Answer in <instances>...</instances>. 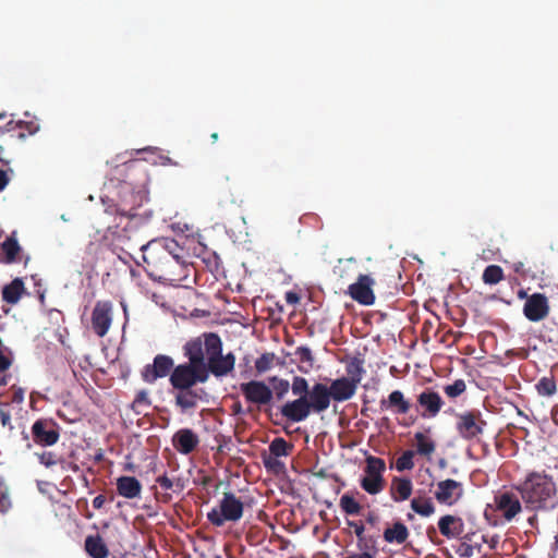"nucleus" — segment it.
Segmentation results:
<instances>
[{"label":"nucleus","mask_w":558,"mask_h":558,"mask_svg":"<svg viewBox=\"0 0 558 558\" xmlns=\"http://www.w3.org/2000/svg\"><path fill=\"white\" fill-rule=\"evenodd\" d=\"M11 401L13 403H22L24 401V390L22 388H14Z\"/></svg>","instance_id":"54"},{"label":"nucleus","mask_w":558,"mask_h":558,"mask_svg":"<svg viewBox=\"0 0 558 558\" xmlns=\"http://www.w3.org/2000/svg\"><path fill=\"white\" fill-rule=\"evenodd\" d=\"M504 278H505L504 270L498 265L487 266L484 269L483 275H482V279H483L484 283H486V284H497L501 280H504Z\"/></svg>","instance_id":"34"},{"label":"nucleus","mask_w":558,"mask_h":558,"mask_svg":"<svg viewBox=\"0 0 558 558\" xmlns=\"http://www.w3.org/2000/svg\"><path fill=\"white\" fill-rule=\"evenodd\" d=\"M32 436L39 446H53L60 437L59 426L52 418H39L32 426Z\"/></svg>","instance_id":"9"},{"label":"nucleus","mask_w":558,"mask_h":558,"mask_svg":"<svg viewBox=\"0 0 558 558\" xmlns=\"http://www.w3.org/2000/svg\"><path fill=\"white\" fill-rule=\"evenodd\" d=\"M8 408H9L8 402L0 401V421H1V425L3 427L9 426L10 428H12L11 414H10V411L8 410Z\"/></svg>","instance_id":"45"},{"label":"nucleus","mask_w":558,"mask_h":558,"mask_svg":"<svg viewBox=\"0 0 558 558\" xmlns=\"http://www.w3.org/2000/svg\"><path fill=\"white\" fill-rule=\"evenodd\" d=\"M496 509L501 512L507 521L514 519L521 511L522 505L519 498L511 492H504L495 496Z\"/></svg>","instance_id":"17"},{"label":"nucleus","mask_w":558,"mask_h":558,"mask_svg":"<svg viewBox=\"0 0 558 558\" xmlns=\"http://www.w3.org/2000/svg\"><path fill=\"white\" fill-rule=\"evenodd\" d=\"M24 291L25 287L23 280L15 278L2 288V300L9 304H16Z\"/></svg>","instance_id":"29"},{"label":"nucleus","mask_w":558,"mask_h":558,"mask_svg":"<svg viewBox=\"0 0 558 558\" xmlns=\"http://www.w3.org/2000/svg\"><path fill=\"white\" fill-rule=\"evenodd\" d=\"M365 461V476L361 480L360 485L369 495H377L385 487L383 477L386 470L385 461L374 456H368Z\"/></svg>","instance_id":"6"},{"label":"nucleus","mask_w":558,"mask_h":558,"mask_svg":"<svg viewBox=\"0 0 558 558\" xmlns=\"http://www.w3.org/2000/svg\"><path fill=\"white\" fill-rule=\"evenodd\" d=\"M413 485L408 477H393L390 484V497L393 501L400 502L410 498Z\"/></svg>","instance_id":"24"},{"label":"nucleus","mask_w":558,"mask_h":558,"mask_svg":"<svg viewBox=\"0 0 558 558\" xmlns=\"http://www.w3.org/2000/svg\"><path fill=\"white\" fill-rule=\"evenodd\" d=\"M513 270L519 275H525L524 265L522 262L514 263Z\"/></svg>","instance_id":"58"},{"label":"nucleus","mask_w":558,"mask_h":558,"mask_svg":"<svg viewBox=\"0 0 558 558\" xmlns=\"http://www.w3.org/2000/svg\"><path fill=\"white\" fill-rule=\"evenodd\" d=\"M117 493L126 499L140 498L143 486L134 476H120L116 482Z\"/></svg>","instance_id":"21"},{"label":"nucleus","mask_w":558,"mask_h":558,"mask_svg":"<svg viewBox=\"0 0 558 558\" xmlns=\"http://www.w3.org/2000/svg\"><path fill=\"white\" fill-rule=\"evenodd\" d=\"M105 502H106V497L104 495H98L93 499V507L95 509H100V508H102Z\"/></svg>","instance_id":"55"},{"label":"nucleus","mask_w":558,"mask_h":558,"mask_svg":"<svg viewBox=\"0 0 558 558\" xmlns=\"http://www.w3.org/2000/svg\"><path fill=\"white\" fill-rule=\"evenodd\" d=\"M444 405L445 401L441 396L432 387L424 388L416 396L415 410L422 418L429 420L436 417Z\"/></svg>","instance_id":"7"},{"label":"nucleus","mask_w":558,"mask_h":558,"mask_svg":"<svg viewBox=\"0 0 558 558\" xmlns=\"http://www.w3.org/2000/svg\"><path fill=\"white\" fill-rule=\"evenodd\" d=\"M134 403L149 405L148 393L145 390L138 391L135 396Z\"/></svg>","instance_id":"52"},{"label":"nucleus","mask_w":558,"mask_h":558,"mask_svg":"<svg viewBox=\"0 0 558 558\" xmlns=\"http://www.w3.org/2000/svg\"><path fill=\"white\" fill-rule=\"evenodd\" d=\"M264 465L267 470L274 471L275 473H279L284 468V464L278 458L272 456L264 458Z\"/></svg>","instance_id":"44"},{"label":"nucleus","mask_w":558,"mask_h":558,"mask_svg":"<svg viewBox=\"0 0 558 558\" xmlns=\"http://www.w3.org/2000/svg\"><path fill=\"white\" fill-rule=\"evenodd\" d=\"M274 353H264L255 361V368L258 374H264L272 367Z\"/></svg>","instance_id":"40"},{"label":"nucleus","mask_w":558,"mask_h":558,"mask_svg":"<svg viewBox=\"0 0 558 558\" xmlns=\"http://www.w3.org/2000/svg\"><path fill=\"white\" fill-rule=\"evenodd\" d=\"M315 476L319 477V478H326L327 474H326L325 470H319V471L315 472Z\"/></svg>","instance_id":"62"},{"label":"nucleus","mask_w":558,"mask_h":558,"mask_svg":"<svg viewBox=\"0 0 558 558\" xmlns=\"http://www.w3.org/2000/svg\"><path fill=\"white\" fill-rule=\"evenodd\" d=\"M175 368L173 359L166 354H157L151 364L142 369V379L147 384H154L159 378L170 377Z\"/></svg>","instance_id":"8"},{"label":"nucleus","mask_w":558,"mask_h":558,"mask_svg":"<svg viewBox=\"0 0 558 558\" xmlns=\"http://www.w3.org/2000/svg\"><path fill=\"white\" fill-rule=\"evenodd\" d=\"M539 396L551 397L557 391V385L554 376H544L535 385Z\"/></svg>","instance_id":"32"},{"label":"nucleus","mask_w":558,"mask_h":558,"mask_svg":"<svg viewBox=\"0 0 558 558\" xmlns=\"http://www.w3.org/2000/svg\"><path fill=\"white\" fill-rule=\"evenodd\" d=\"M482 543L487 544L490 549H496L499 543V536L496 534L492 536L482 535Z\"/></svg>","instance_id":"50"},{"label":"nucleus","mask_w":558,"mask_h":558,"mask_svg":"<svg viewBox=\"0 0 558 558\" xmlns=\"http://www.w3.org/2000/svg\"><path fill=\"white\" fill-rule=\"evenodd\" d=\"M550 418L553 423L558 426V403H555L550 409Z\"/></svg>","instance_id":"56"},{"label":"nucleus","mask_w":558,"mask_h":558,"mask_svg":"<svg viewBox=\"0 0 558 558\" xmlns=\"http://www.w3.org/2000/svg\"><path fill=\"white\" fill-rule=\"evenodd\" d=\"M12 504L9 498L8 487L2 480H0V512L5 513L10 510Z\"/></svg>","instance_id":"42"},{"label":"nucleus","mask_w":558,"mask_h":558,"mask_svg":"<svg viewBox=\"0 0 558 558\" xmlns=\"http://www.w3.org/2000/svg\"><path fill=\"white\" fill-rule=\"evenodd\" d=\"M179 482L180 480L171 478L167 473H163L156 478V483L165 490H174V486H178Z\"/></svg>","instance_id":"43"},{"label":"nucleus","mask_w":558,"mask_h":558,"mask_svg":"<svg viewBox=\"0 0 558 558\" xmlns=\"http://www.w3.org/2000/svg\"><path fill=\"white\" fill-rule=\"evenodd\" d=\"M290 387H291L292 393L294 396H298L299 398H302V396L307 397V395L311 390L307 380L301 376H294Z\"/></svg>","instance_id":"39"},{"label":"nucleus","mask_w":558,"mask_h":558,"mask_svg":"<svg viewBox=\"0 0 558 558\" xmlns=\"http://www.w3.org/2000/svg\"><path fill=\"white\" fill-rule=\"evenodd\" d=\"M328 388L331 399L336 402L350 400L357 390V386L345 376L332 380Z\"/></svg>","instance_id":"20"},{"label":"nucleus","mask_w":558,"mask_h":558,"mask_svg":"<svg viewBox=\"0 0 558 558\" xmlns=\"http://www.w3.org/2000/svg\"><path fill=\"white\" fill-rule=\"evenodd\" d=\"M487 422L478 409H472L456 414V432L468 442L480 441L485 432Z\"/></svg>","instance_id":"4"},{"label":"nucleus","mask_w":558,"mask_h":558,"mask_svg":"<svg viewBox=\"0 0 558 558\" xmlns=\"http://www.w3.org/2000/svg\"><path fill=\"white\" fill-rule=\"evenodd\" d=\"M135 245L143 253L145 271L157 281H178L183 270V264L177 255L170 251V245L166 240H153L145 242L141 240Z\"/></svg>","instance_id":"3"},{"label":"nucleus","mask_w":558,"mask_h":558,"mask_svg":"<svg viewBox=\"0 0 558 558\" xmlns=\"http://www.w3.org/2000/svg\"><path fill=\"white\" fill-rule=\"evenodd\" d=\"M363 365H364V361L362 359L353 357L347 364V367H345V371L348 374L347 378H349L351 381H353V384H355L356 386H359V384L361 383L363 375L365 373Z\"/></svg>","instance_id":"31"},{"label":"nucleus","mask_w":558,"mask_h":558,"mask_svg":"<svg viewBox=\"0 0 558 558\" xmlns=\"http://www.w3.org/2000/svg\"><path fill=\"white\" fill-rule=\"evenodd\" d=\"M8 384V376L4 375L0 378V387L5 386Z\"/></svg>","instance_id":"63"},{"label":"nucleus","mask_w":558,"mask_h":558,"mask_svg":"<svg viewBox=\"0 0 558 558\" xmlns=\"http://www.w3.org/2000/svg\"><path fill=\"white\" fill-rule=\"evenodd\" d=\"M40 463L49 468L57 464L56 454L52 452H45L39 457Z\"/></svg>","instance_id":"49"},{"label":"nucleus","mask_w":558,"mask_h":558,"mask_svg":"<svg viewBox=\"0 0 558 558\" xmlns=\"http://www.w3.org/2000/svg\"><path fill=\"white\" fill-rule=\"evenodd\" d=\"M291 446L281 437L275 438L269 445V456L279 458L289 454Z\"/></svg>","instance_id":"36"},{"label":"nucleus","mask_w":558,"mask_h":558,"mask_svg":"<svg viewBox=\"0 0 558 558\" xmlns=\"http://www.w3.org/2000/svg\"><path fill=\"white\" fill-rule=\"evenodd\" d=\"M550 306L545 294L536 292L527 298L523 305V314L530 322L537 323L549 315Z\"/></svg>","instance_id":"12"},{"label":"nucleus","mask_w":558,"mask_h":558,"mask_svg":"<svg viewBox=\"0 0 558 558\" xmlns=\"http://www.w3.org/2000/svg\"><path fill=\"white\" fill-rule=\"evenodd\" d=\"M244 505L233 493H223L217 508L207 513L208 521L215 526H222L227 521L236 522L243 515Z\"/></svg>","instance_id":"5"},{"label":"nucleus","mask_w":558,"mask_h":558,"mask_svg":"<svg viewBox=\"0 0 558 558\" xmlns=\"http://www.w3.org/2000/svg\"><path fill=\"white\" fill-rule=\"evenodd\" d=\"M0 250L2 254L0 255V263L2 264H13L17 262V256L22 251L17 240L14 235L8 236L1 244Z\"/></svg>","instance_id":"26"},{"label":"nucleus","mask_w":558,"mask_h":558,"mask_svg":"<svg viewBox=\"0 0 558 558\" xmlns=\"http://www.w3.org/2000/svg\"><path fill=\"white\" fill-rule=\"evenodd\" d=\"M5 118H7V114L4 112H0V121L4 120ZM13 124H14V121L10 120L5 123V125L3 128L0 126V135L14 131Z\"/></svg>","instance_id":"53"},{"label":"nucleus","mask_w":558,"mask_h":558,"mask_svg":"<svg viewBox=\"0 0 558 558\" xmlns=\"http://www.w3.org/2000/svg\"><path fill=\"white\" fill-rule=\"evenodd\" d=\"M463 521L461 518L446 514L438 521V529L442 536L447 538H457L463 532Z\"/></svg>","instance_id":"22"},{"label":"nucleus","mask_w":558,"mask_h":558,"mask_svg":"<svg viewBox=\"0 0 558 558\" xmlns=\"http://www.w3.org/2000/svg\"><path fill=\"white\" fill-rule=\"evenodd\" d=\"M472 547H473V551L475 553H481L482 551V541L481 542H475L472 544Z\"/></svg>","instance_id":"60"},{"label":"nucleus","mask_w":558,"mask_h":558,"mask_svg":"<svg viewBox=\"0 0 558 558\" xmlns=\"http://www.w3.org/2000/svg\"><path fill=\"white\" fill-rule=\"evenodd\" d=\"M374 284L375 280L369 275H359L356 281L349 284L347 293L359 304L369 306L376 300Z\"/></svg>","instance_id":"10"},{"label":"nucleus","mask_w":558,"mask_h":558,"mask_svg":"<svg viewBox=\"0 0 558 558\" xmlns=\"http://www.w3.org/2000/svg\"><path fill=\"white\" fill-rule=\"evenodd\" d=\"M457 553L460 557L471 558L474 555L472 543L463 542L459 546Z\"/></svg>","instance_id":"48"},{"label":"nucleus","mask_w":558,"mask_h":558,"mask_svg":"<svg viewBox=\"0 0 558 558\" xmlns=\"http://www.w3.org/2000/svg\"><path fill=\"white\" fill-rule=\"evenodd\" d=\"M84 548L92 558H107L109 549L100 535H88L85 538Z\"/></svg>","instance_id":"27"},{"label":"nucleus","mask_w":558,"mask_h":558,"mask_svg":"<svg viewBox=\"0 0 558 558\" xmlns=\"http://www.w3.org/2000/svg\"><path fill=\"white\" fill-rule=\"evenodd\" d=\"M348 524L352 527H354V533L357 536L359 541L362 542L364 539V531L365 527L362 523H355L352 521H349Z\"/></svg>","instance_id":"51"},{"label":"nucleus","mask_w":558,"mask_h":558,"mask_svg":"<svg viewBox=\"0 0 558 558\" xmlns=\"http://www.w3.org/2000/svg\"><path fill=\"white\" fill-rule=\"evenodd\" d=\"M379 407L381 411L390 410L395 414L404 415L412 405L401 390H393L379 401Z\"/></svg>","instance_id":"18"},{"label":"nucleus","mask_w":558,"mask_h":558,"mask_svg":"<svg viewBox=\"0 0 558 558\" xmlns=\"http://www.w3.org/2000/svg\"><path fill=\"white\" fill-rule=\"evenodd\" d=\"M112 304L109 301H98L92 313V326L95 333L102 338L107 335L112 317Z\"/></svg>","instance_id":"14"},{"label":"nucleus","mask_w":558,"mask_h":558,"mask_svg":"<svg viewBox=\"0 0 558 558\" xmlns=\"http://www.w3.org/2000/svg\"><path fill=\"white\" fill-rule=\"evenodd\" d=\"M331 396L327 385L323 383H316L311 387L307 395V403L312 413L325 412L331 402Z\"/></svg>","instance_id":"16"},{"label":"nucleus","mask_w":558,"mask_h":558,"mask_svg":"<svg viewBox=\"0 0 558 558\" xmlns=\"http://www.w3.org/2000/svg\"><path fill=\"white\" fill-rule=\"evenodd\" d=\"M411 509L418 515L428 518L436 511L435 505L425 492L416 490L414 498L411 500Z\"/></svg>","instance_id":"25"},{"label":"nucleus","mask_w":558,"mask_h":558,"mask_svg":"<svg viewBox=\"0 0 558 558\" xmlns=\"http://www.w3.org/2000/svg\"><path fill=\"white\" fill-rule=\"evenodd\" d=\"M466 390V384L463 379H456L452 384L444 386L445 395L450 399H456Z\"/></svg>","instance_id":"37"},{"label":"nucleus","mask_w":558,"mask_h":558,"mask_svg":"<svg viewBox=\"0 0 558 558\" xmlns=\"http://www.w3.org/2000/svg\"><path fill=\"white\" fill-rule=\"evenodd\" d=\"M298 300H299V299H298V296H296L294 293H288V294H287V301H288L289 303L296 302Z\"/></svg>","instance_id":"61"},{"label":"nucleus","mask_w":558,"mask_h":558,"mask_svg":"<svg viewBox=\"0 0 558 558\" xmlns=\"http://www.w3.org/2000/svg\"><path fill=\"white\" fill-rule=\"evenodd\" d=\"M414 439L416 446V450L414 452L430 460L436 450L435 441L421 432L415 433Z\"/></svg>","instance_id":"30"},{"label":"nucleus","mask_w":558,"mask_h":558,"mask_svg":"<svg viewBox=\"0 0 558 558\" xmlns=\"http://www.w3.org/2000/svg\"><path fill=\"white\" fill-rule=\"evenodd\" d=\"M409 530L407 525L400 521L392 524L391 527H387L384 531L383 537L389 544H403L409 537Z\"/></svg>","instance_id":"28"},{"label":"nucleus","mask_w":558,"mask_h":558,"mask_svg":"<svg viewBox=\"0 0 558 558\" xmlns=\"http://www.w3.org/2000/svg\"><path fill=\"white\" fill-rule=\"evenodd\" d=\"M199 444V438L191 428H181L172 437L173 447L182 454H190Z\"/></svg>","instance_id":"19"},{"label":"nucleus","mask_w":558,"mask_h":558,"mask_svg":"<svg viewBox=\"0 0 558 558\" xmlns=\"http://www.w3.org/2000/svg\"><path fill=\"white\" fill-rule=\"evenodd\" d=\"M280 413L284 418H287V421L291 423L305 421L312 413L307 403V397L302 396V398H296L292 401L286 402L280 408Z\"/></svg>","instance_id":"15"},{"label":"nucleus","mask_w":558,"mask_h":558,"mask_svg":"<svg viewBox=\"0 0 558 558\" xmlns=\"http://www.w3.org/2000/svg\"><path fill=\"white\" fill-rule=\"evenodd\" d=\"M269 381L274 386L275 393L278 399H282L290 389V383L287 379L278 378V377H271L269 378Z\"/></svg>","instance_id":"41"},{"label":"nucleus","mask_w":558,"mask_h":558,"mask_svg":"<svg viewBox=\"0 0 558 558\" xmlns=\"http://www.w3.org/2000/svg\"><path fill=\"white\" fill-rule=\"evenodd\" d=\"M415 452L413 450H405L396 461V469L399 472L410 471L414 468V458Z\"/></svg>","instance_id":"38"},{"label":"nucleus","mask_w":558,"mask_h":558,"mask_svg":"<svg viewBox=\"0 0 558 558\" xmlns=\"http://www.w3.org/2000/svg\"><path fill=\"white\" fill-rule=\"evenodd\" d=\"M526 510L548 512L558 507V487L545 471H530L515 486Z\"/></svg>","instance_id":"2"},{"label":"nucleus","mask_w":558,"mask_h":558,"mask_svg":"<svg viewBox=\"0 0 558 558\" xmlns=\"http://www.w3.org/2000/svg\"><path fill=\"white\" fill-rule=\"evenodd\" d=\"M9 183V178L7 175V172L3 170H0V192L7 186Z\"/></svg>","instance_id":"57"},{"label":"nucleus","mask_w":558,"mask_h":558,"mask_svg":"<svg viewBox=\"0 0 558 558\" xmlns=\"http://www.w3.org/2000/svg\"><path fill=\"white\" fill-rule=\"evenodd\" d=\"M5 347L0 339V373L8 371L12 365V360L4 354Z\"/></svg>","instance_id":"47"},{"label":"nucleus","mask_w":558,"mask_h":558,"mask_svg":"<svg viewBox=\"0 0 558 558\" xmlns=\"http://www.w3.org/2000/svg\"><path fill=\"white\" fill-rule=\"evenodd\" d=\"M240 390L247 402L258 405L268 404L274 396L272 390L264 381L259 380L242 383Z\"/></svg>","instance_id":"11"},{"label":"nucleus","mask_w":558,"mask_h":558,"mask_svg":"<svg viewBox=\"0 0 558 558\" xmlns=\"http://www.w3.org/2000/svg\"><path fill=\"white\" fill-rule=\"evenodd\" d=\"M434 495L440 505L453 506L463 496L462 483L452 478L439 481Z\"/></svg>","instance_id":"13"},{"label":"nucleus","mask_w":558,"mask_h":558,"mask_svg":"<svg viewBox=\"0 0 558 558\" xmlns=\"http://www.w3.org/2000/svg\"><path fill=\"white\" fill-rule=\"evenodd\" d=\"M339 506L348 515H357L362 510V506L350 494H343L340 498Z\"/></svg>","instance_id":"33"},{"label":"nucleus","mask_w":558,"mask_h":558,"mask_svg":"<svg viewBox=\"0 0 558 558\" xmlns=\"http://www.w3.org/2000/svg\"><path fill=\"white\" fill-rule=\"evenodd\" d=\"M13 128H14V130L15 129H21V130L25 129L29 135L35 134L39 130V125L36 122H33V121H29V122H24V121L14 122Z\"/></svg>","instance_id":"46"},{"label":"nucleus","mask_w":558,"mask_h":558,"mask_svg":"<svg viewBox=\"0 0 558 558\" xmlns=\"http://www.w3.org/2000/svg\"><path fill=\"white\" fill-rule=\"evenodd\" d=\"M356 258H339L337 265L332 269L333 276L341 281L347 283L354 278L357 271Z\"/></svg>","instance_id":"23"},{"label":"nucleus","mask_w":558,"mask_h":558,"mask_svg":"<svg viewBox=\"0 0 558 558\" xmlns=\"http://www.w3.org/2000/svg\"><path fill=\"white\" fill-rule=\"evenodd\" d=\"M529 296H530V295L527 294V292H526L524 289H520V290L518 291V298H519L520 300H525V302H526Z\"/></svg>","instance_id":"59"},{"label":"nucleus","mask_w":558,"mask_h":558,"mask_svg":"<svg viewBox=\"0 0 558 558\" xmlns=\"http://www.w3.org/2000/svg\"><path fill=\"white\" fill-rule=\"evenodd\" d=\"M222 340L216 332H203L184 343L182 350L187 362L177 365L170 375L174 404L182 412L195 409L206 396L197 385L207 383L210 375L221 378L234 369L235 355L222 354Z\"/></svg>","instance_id":"1"},{"label":"nucleus","mask_w":558,"mask_h":558,"mask_svg":"<svg viewBox=\"0 0 558 558\" xmlns=\"http://www.w3.org/2000/svg\"><path fill=\"white\" fill-rule=\"evenodd\" d=\"M376 521V517L374 514H369L367 517V522L371 523V524H374Z\"/></svg>","instance_id":"64"},{"label":"nucleus","mask_w":558,"mask_h":558,"mask_svg":"<svg viewBox=\"0 0 558 558\" xmlns=\"http://www.w3.org/2000/svg\"><path fill=\"white\" fill-rule=\"evenodd\" d=\"M294 354L298 357L299 362L302 365H305V366H300V369L302 372L306 373L313 367L314 357H313L312 351L308 347H298Z\"/></svg>","instance_id":"35"}]
</instances>
